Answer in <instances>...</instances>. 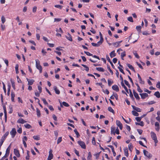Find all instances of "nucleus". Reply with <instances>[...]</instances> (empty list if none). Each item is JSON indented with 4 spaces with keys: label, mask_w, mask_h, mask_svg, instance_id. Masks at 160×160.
I'll return each instance as SVG.
<instances>
[{
    "label": "nucleus",
    "mask_w": 160,
    "mask_h": 160,
    "mask_svg": "<svg viewBox=\"0 0 160 160\" xmlns=\"http://www.w3.org/2000/svg\"><path fill=\"white\" fill-rule=\"evenodd\" d=\"M151 137L152 139L154 140L155 143L158 142V140L155 133L153 132H151Z\"/></svg>",
    "instance_id": "1"
},
{
    "label": "nucleus",
    "mask_w": 160,
    "mask_h": 160,
    "mask_svg": "<svg viewBox=\"0 0 160 160\" xmlns=\"http://www.w3.org/2000/svg\"><path fill=\"white\" fill-rule=\"evenodd\" d=\"M35 61L36 68L39 70L40 72L41 73L42 72V68L39 64V61L38 60H36Z\"/></svg>",
    "instance_id": "2"
},
{
    "label": "nucleus",
    "mask_w": 160,
    "mask_h": 160,
    "mask_svg": "<svg viewBox=\"0 0 160 160\" xmlns=\"http://www.w3.org/2000/svg\"><path fill=\"white\" fill-rule=\"evenodd\" d=\"M143 152L144 155L149 158H151L152 156V155L151 153H149L148 151L145 150H143Z\"/></svg>",
    "instance_id": "3"
},
{
    "label": "nucleus",
    "mask_w": 160,
    "mask_h": 160,
    "mask_svg": "<svg viewBox=\"0 0 160 160\" xmlns=\"http://www.w3.org/2000/svg\"><path fill=\"white\" fill-rule=\"evenodd\" d=\"M10 134L12 136V138H13L15 137L16 133V131L15 128H13L12 130L10 132Z\"/></svg>",
    "instance_id": "4"
},
{
    "label": "nucleus",
    "mask_w": 160,
    "mask_h": 160,
    "mask_svg": "<svg viewBox=\"0 0 160 160\" xmlns=\"http://www.w3.org/2000/svg\"><path fill=\"white\" fill-rule=\"evenodd\" d=\"M78 143L80 145V146L82 148L85 149L86 148V145L85 144V143L81 141H78Z\"/></svg>",
    "instance_id": "5"
},
{
    "label": "nucleus",
    "mask_w": 160,
    "mask_h": 160,
    "mask_svg": "<svg viewBox=\"0 0 160 160\" xmlns=\"http://www.w3.org/2000/svg\"><path fill=\"white\" fill-rule=\"evenodd\" d=\"M52 150L50 149L49 151V154L48 158V160H51L53 157V155L52 153Z\"/></svg>",
    "instance_id": "6"
},
{
    "label": "nucleus",
    "mask_w": 160,
    "mask_h": 160,
    "mask_svg": "<svg viewBox=\"0 0 160 160\" xmlns=\"http://www.w3.org/2000/svg\"><path fill=\"white\" fill-rule=\"evenodd\" d=\"M59 102L60 104V106L61 107H63V105L66 107H68L69 106V105L65 102H63L62 103L59 100Z\"/></svg>",
    "instance_id": "7"
},
{
    "label": "nucleus",
    "mask_w": 160,
    "mask_h": 160,
    "mask_svg": "<svg viewBox=\"0 0 160 160\" xmlns=\"http://www.w3.org/2000/svg\"><path fill=\"white\" fill-rule=\"evenodd\" d=\"M116 123L117 125L119 127L120 129L121 130H122V124L120 121L119 120H117L116 121Z\"/></svg>",
    "instance_id": "8"
},
{
    "label": "nucleus",
    "mask_w": 160,
    "mask_h": 160,
    "mask_svg": "<svg viewBox=\"0 0 160 160\" xmlns=\"http://www.w3.org/2000/svg\"><path fill=\"white\" fill-rule=\"evenodd\" d=\"M27 80L28 81V85H32L34 82V80L32 79H29L27 78Z\"/></svg>",
    "instance_id": "9"
},
{
    "label": "nucleus",
    "mask_w": 160,
    "mask_h": 160,
    "mask_svg": "<svg viewBox=\"0 0 160 160\" xmlns=\"http://www.w3.org/2000/svg\"><path fill=\"white\" fill-rule=\"evenodd\" d=\"M140 95L141 96V98L142 99H144L146 98L148 96V94L146 93H140Z\"/></svg>",
    "instance_id": "10"
},
{
    "label": "nucleus",
    "mask_w": 160,
    "mask_h": 160,
    "mask_svg": "<svg viewBox=\"0 0 160 160\" xmlns=\"http://www.w3.org/2000/svg\"><path fill=\"white\" fill-rule=\"evenodd\" d=\"M133 92L135 97L137 99L139 100L140 99V97L138 94L135 92L134 90H133Z\"/></svg>",
    "instance_id": "11"
},
{
    "label": "nucleus",
    "mask_w": 160,
    "mask_h": 160,
    "mask_svg": "<svg viewBox=\"0 0 160 160\" xmlns=\"http://www.w3.org/2000/svg\"><path fill=\"white\" fill-rule=\"evenodd\" d=\"M14 153L15 154L17 157H19L20 156V154L19 151L16 149H14Z\"/></svg>",
    "instance_id": "12"
},
{
    "label": "nucleus",
    "mask_w": 160,
    "mask_h": 160,
    "mask_svg": "<svg viewBox=\"0 0 160 160\" xmlns=\"http://www.w3.org/2000/svg\"><path fill=\"white\" fill-rule=\"evenodd\" d=\"M132 107L134 110H135L138 112H140L141 111V109L138 108L137 107L133 105H132Z\"/></svg>",
    "instance_id": "13"
},
{
    "label": "nucleus",
    "mask_w": 160,
    "mask_h": 160,
    "mask_svg": "<svg viewBox=\"0 0 160 160\" xmlns=\"http://www.w3.org/2000/svg\"><path fill=\"white\" fill-rule=\"evenodd\" d=\"M156 127L155 129L156 131H158L159 130V124L158 122H156L155 124Z\"/></svg>",
    "instance_id": "14"
},
{
    "label": "nucleus",
    "mask_w": 160,
    "mask_h": 160,
    "mask_svg": "<svg viewBox=\"0 0 160 160\" xmlns=\"http://www.w3.org/2000/svg\"><path fill=\"white\" fill-rule=\"evenodd\" d=\"M112 89L117 92H118L119 91V89L118 87L116 85H114L112 87Z\"/></svg>",
    "instance_id": "15"
},
{
    "label": "nucleus",
    "mask_w": 160,
    "mask_h": 160,
    "mask_svg": "<svg viewBox=\"0 0 160 160\" xmlns=\"http://www.w3.org/2000/svg\"><path fill=\"white\" fill-rule=\"evenodd\" d=\"M18 123L23 124L26 122V121L24 120L22 118H19L17 121Z\"/></svg>",
    "instance_id": "16"
},
{
    "label": "nucleus",
    "mask_w": 160,
    "mask_h": 160,
    "mask_svg": "<svg viewBox=\"0 0 160 160\" xmlns=\"http://www.w3.org/2000/svg\"><path fill=\"white\" fill-rule=\"evenodd\" d=\"M124 154L125 156L128 157V150L127 148H126L124 149Z\"/></svg>",
    "instance_id": "17"
},
{
    "label": "nucleus",
    "mask_w": 160,
    "mask_h": 160,
    "mask_svg": "<svg viewBox=\"0 0 160 160\" xmlns=\"http://www.w3.org/2000/svg\"><path fill=\"white\" fill-rule=\"evenodd\" d=\"M66 38L69 41H72V36L69 33H68V36H66Z\"/></svg>",
    "instance_id": "18"
},
{
    "label": "nucleus",
    "mask_w": 160,
    "mask_h": 160,
    "mask_svg": "<svg viewBox=\"0 0 160 160\" xmlns=\"http://www.w3.org/2000/svg\"><path fill=\"white\" fill-rule=\"evenodd\" d=\"M138 78L139 80V82L141 84H144V81L142 80L141 77H140V75L138 74Z\"/></svg>",
    "instance_id": "19"
},
{
    "label": "nucleus",
    "mask_w": 160,
    "mask_h": 160,
    "mask_svg": "<svg viewBox=\"0 0 160 160\" xmlns=\"http://www.w3.org/2000/svg\"><path fill=\"white\" fill-rule=\"evenodd\" d=\"M121 84L122 87H123L124 88V89H125V91L127 92V93H128L129 92H128V89L127 87L125 85L124 83L122 82H121Z\"/></svg>",
    "instance_id": "20"
},
{
    "label": "nucleus",
    "mask_w": 160,
    "mask_h": 160,
    "mask_svg": "<svg viewBox=\"0 0 160 160\" xmlns=\"http://www.w3.org/2000/svg\"><path fill=\"white\" fill-rule=\"evenodd\" d=\"M127 66L130 69L133 71L134 72H135V71L132 65L129 64H127Z\"/></svg>",
    "instance_id": "21"
},
{
    "label": "nucleus",
    "mask_w": 160,
    "mask_h": 160,
    "mask_svg": "<svg viewBox=\"0 0 160 160\" xmlns=\"http://www.w3.org/2000/svg\"><path fill=\"white\" fill-rule=\"evenodd\" d=\"M115 127H112L111 128V134H113L114 135H115Z\"/></svg>",
    "instance_id": "22"
},
{
    "label": "nucleus",
    "mask_w": 160,
    "mask_h": 160,
    "mask_svg": "<svg viewBox=\"0 0 160 160\" xmlns=\"http://www.w3.org/2000/svg\"><path fill=\"white\" fill-rule=\"evenodd\" d=\"M53 89L55 91V93L58 94H59L60 92L59 90L57 89L56 86H54L53 87Z\"/></svg>",
    "instance_id": "23"
},
{
    "label": "nucleus",
    "mask_w": 160,
    "mask_h": 160,
    "mask_svg": "<svg viewBox=\"0 0 160 160\" xmlns=\"http://www.w3.org/2000/svg\"><path fill=\"white\" fill-rule=\"evenodd\" d=\"M11 100L12 101V102H14V97H15V95L14 93V92H12L11 93Z\"/></svg>",
    "instance_id": "24"
},
{
    "label": "nucleus",
    "mask_w": 160,
    "mask_h": 160,
    "mask_svg": "<svg viewBox=\"0 0 160 160\" xmlns=\"http://www.w3.org/2000/svg\"><path fill=\"white\" fill-rule=\"evenodd\" d=\"M110 57L112 58L114 57L115 56L116 54L115 53V51L113 50L110 53Z\"/></svg>",
    "instance_id": "25"
},
{
    "label": "nucleus",
    "mask_w": 160,
    "mask_h": 160,
    "mask_svg": "<svg viewBox=\"0 0 160 160\" xmlns=\"http://www.w3.org/2000/svg\"><path fill=\"white\" fill-rule=\"evenodd\" d=\"M96 69L98 71L100 72H103L105 71L104 69L103 68L101 67L96 68Z\"/></svg>",
    "instance_id": "26"
},
{
    "label": "nucleus",
    "mask_w": 160,
    "mask_h": 160,
    "mask_svg": "<svg viewBox=\"0 0 160 160\" xmlns=\"http://www.w3.org/2000/svg\"><path fill=\"white\" fill-rule=\"evenodd\" d=\"M37 114L38 117H39L41 116L40 111L38 108H36Z\"/></svg>",
    "instance_id": "27"
},
{
    "label": "nucleus",
    "mask_w": 160,
    "mask_h": 160,
    "mask_svg": "<svg viewBox=\"0 0 160 160\" xmlns=\"http://www.w3.org/2000/svg\"><path fill=\"white\" fill-rule=\"evenodd\" d=\"M154 95L158 98H160V93L158 91L155 92Z\"/></svg>",
    "instance_id": "28"
},
{
    "label": "nucleus",
    "mask_w": 160,
    "mask_h": 160,
    "mask_svg": "<svg viewBox=\"0 0 160 160\" xmlns=\"http://www.w3.org/2000/svg\"><path fill=\"white\" fill-rule=\"evenodd\" d=\"M11 82L12 84V86L14 90L15 89V82L12 79H11Z\"/></svg>",
    "instance_id": "29"
},
{
    "label": "nucleus",
    "mask_w": 160,
    "mask_h": 160,
    "mask_svg": "<svg viewBox=\"0 0 160 160\" xmlns=\"http://www.w3.org/2000/svg\"><path fill=\"white\" fill-rule=\"evenodd\" d=\"M8 134H9V132H5V133L4 134L3 136L1 138L4 139V140H5V139L6 138L8 135Z\"/></svg>",
    "instance_id": "30"
},
{
    "label": "nucleus",
    "mask_w": 160,
    "mask_h": 160,
    "mask_svg": "<svg viewBox=\"0 0 160 160\" xmlns=\"http://www.w3.org/2000/svg\"><path fill=\"white\" fill-rule=\"evenodd\" d=\"M91 44L94 47H99L100 45H101L99 43H98V42L97 43L92 42Z\"/></svg>",
    "instance_id": "31"
},
{
    "label": "nucleus",
    "mask_w": 160,
    "mask_h": 160,
    "mask_svg": "<svg viewBox=\"0 0 160 160\" xmlns=\"http://www.w3.org/2000/svg\"><path fill=\"white\" fill-rule=\"evenodd\" d=\"M132 113L133 115L136 116H138L139 115V114L134 111H132Z\"/></svg>",
    "instance_id": "32"
},
{
    "label": "nucleus",
    "mask_w": 160,
    "mask_h": 160,
    "mask_svg": "<svg viewBox=\"0 0 160 160\" xmlns=\"http://www.w3.org/2000/svg\"><path fill=\"white\" fill-rule=\"evenodd\" d=\"M34 99L36 101H38V104L39 105L40 107H41L42 108V105L39 103V99L37 98H36L35 97H34Z\"/></svg>",
    "instance_id": "33"
},
{
    "label": "nucleus",
    "mask_w": 160,
    "mask_h": 160,
    "mask_svg": "<svg viewBox=\"0 0 160 160\" xmlns=\"http://www.w3.org/2000/svg\"><path fill=\"white\" fill-rule=\"evenodd\" d=\"M108 110L109 112H112L113 114L114 113V110L112 109V108L111 107H108Z\"/></svg>",
    "instance_id": "34"
},
{
    "label": "nucleus",
    "mask_w": 160,
    "mask_h": 160,
    "mask_svg": "<svg viewBox=\"0 0 160 160\" xmlns=\"http://www.w3.org/2000/svg\"><path fill=\"white\" fill-rule=\"evenodd\" d=\"M24 127L27 128H31L32 127L28 123H26V124H25L24 125Z\"/></svg>",
    "instance_id": "35"
},
{
    "label": "nucleus",
    "mask_w": 160,
    "mask_h": 160,
    "mask_svg": "<svg viewBox=\"0 0 160 160\" xmlns=\"http://www.w3.org/2000/svg\"><path fill=\"white\" fill-rule=\"evenodd\" d=\"M128 149L130 151H132L133 148L132 144L131 143H130L128 145Z\"/></svg>",
    "instance_id": "36"
},
{
    "label": "nucleus",
    "mask_w": 160,
    "mask_h": 160,
    "mask_svg": "<svg viewBox=\"0 0 160 160\" xmlns=\"http://www.w3.org/2000/svg\"><path fill=\"white\" fill-rule=\"evenodd\" d=\"M43 101V103L44 104L47 106H48V103L46 101V99L44 98H42L41 99Z\"/></svg>",
    "instance_id": "37"
},
{
    "label": "nucleus",
    "mask_w": 160,
    "mask_h": 160,
    "mask_svg": "<svg viewBox=\"0 0 160 160\" xmlns=\"http://www.w3.org/2000/svg\"><path fill=\"white\" fill-rule=\"evenodd\" d=\"M15 70H16V73L17 74H18L19 72V71H18V64H17L16 65Z\"/></svg>",
    "instance_id": "38"
},
{
    "label": "nucleus",
    "mask_w": 160,
    "mask_h": 160,
    "mask_svg": "<svg viewBox=\"0 0 160 160\" xmlns=\"http://www.w3.org/2000/svg\"><path fill=\"white\" fill-rule=\"evenodd\" d=\"M142 27L141 26H137L136 27V29L139 32H140L141 31V29Z\"/></svg>",
    "instance_id": "39"
},
{
    "label": "nucleus",
    "mask_w": 160,
    "mask_h": 160,
    "mask_svg": "<svg viewBox=\"0 0 160 160\" xmlns=\"http://www.w3.org/2000/svg\"><path fill=\"white\" fill-rule=\"evenodd\" d=\"M92 157V155L91 154V152H89L88 153V156L87 158L88 160H91V158Z\"/></svg>",
    "instance_id": "40"
},
{
    "label": "nucleus",
    "mask_w": 160,
    "mask_h": 160,
    "mask_svg": "<svg viewBox=\"0 0 160 160\" xmlns=\"http://www.w3.org/2000/svg\"><path fill=\"white\" fill-rule=\"evenodd\" d=\"M125 56H126V53H125V51H124L121 53V57L122 59V60H123V57Z\"/></svg>",
    "instance_id": "41"
},
{
    "label": "nucleus",
    "mask_w": 160,
    "mask_h": 160,
    "mask_svg": "<svg viewBox=\"0 0 160 160\" xmlns=\"http://www.w3.org/2000/svg\"><path fill=\"white\" fill-rule=\"evenodd\" d=\"M16 20H17V21L18 22H19L18 23V25H21L22 24V22H21L20 21L19 18L18 16L16 18Z\"/></svg>",
    "instance_id": "42"
},
{
    "label": "nucleus",
    "mask_w": 160,
    "mask_h": 160,
    "mask_svg": "<svg viewBox=\"0 0 160 160\" xmlns=\"http://www.w3.org/2000/svg\"><path fill=\"white\" fill-rule=\"evenodd\" d=\"M74 132L77 135V138H78L80 136V135L79 134V133L78 132L77 130L76 129H75L74 130Z\"/></svg>",
    "instance_id": "43"
},
{
    "label": "nucleus",
    "mask_w": 160,
    "mask_h": 160,
    "mask_svg": "<svg viewBox=\"0 0 160 160\" xmlns=\"http://www.w3.org/2000/svg\"><path fill=\"white\" fill-rule=\"evenodd\" d=\"M84 68H85V70L87 71L88 72L89 70V68L86 65H84V64H82L81 65Z\"/></svg>",
    "instance_id": "44"
},
{
    "label": "nucleus",
    "mask_w": 160,
    "mask_h": 160,
    "mask_svg": "<svg viewBox=\"0 0 160 160\" xmlns=\"http://www.w3.org/2000/svg\"><path fill=\"white\" fill-rule=\"evenodd\" d=\"M8 92H7V94L8 96L10 94V88H11V86L10 85H8Z\"/></svg>",
    "instance_id": "45"
},
{
    "label": "nucleus",
    "mask_w": 160,
    "mask_h": 160,
    "mask_svg": "<svg viewBox=\"0 0 160 160\" xmlns=\"http://www.w3.org/2000/svg\"><path fill=\"white\" fill-rule=\"evenodd\" d=\"M100 40L98 42V43H99L101 45L103 41V37H100Z\"/></svg>",
    "instance_id": "46"
},
{
    "label": "nucleus",
    "mask_w": 160,
    "mask_h": 160,
    "mask_svg": "<svg viewBox=\"0 0 160 160\" xmlns=\"http://www.w3.org/2000/svg\"><path fill=\"white\" fill-rule=\"evenodd\" d=\"M128 20L131 22H133L132 18V17H129L128 18Z\"/></svg>",
    "instance_id": "47"
},
{
    "label": "nucleus",
    "mask_w": 160,
    "mask_h": 160,
    "mask_svg": "<svg viewBox=\"0 0 160 160\" xmlns=\"http://www.w3.org/2000/svg\"><path fill=\"white\" fill-rule=\"evenodd\" d=\"M113 83V82L112 81H111L110 79H108V85L109 86H110L111 84Z\"/></svg>",
    "instance_id": "48"
},
{
    "label": "nucleus",
    "mask_w": 160,
    "mask_h": 160,
    "mask_svg": "<svg viewBox=\"0 0 160 160\" xmlns=\"http://www.w3.org/2000/svg\"><path fill=\"white\" fill-rule=\"evenodd\" d=\"M33 138L34 139L37 140H38L40 139V138L38 136H34Z\"/></svg>",
    "instance_id": "49"
},
{
    "label": "nucleus",
    "mask_w": 160,
    "mask_h": 160,
    "mask_svg": "<svg viewBox=\"0 0 160 160\" xmlns=\"http://www.w3.org/2000/svg\"><path fill=\"white\" fill-rule=\"evenodd\" d=\"M133 53L137 58H139V56L138 55L136 51H134Z\"/></svg>",
    "instance_id": "50"
},
{
    "label": "nucleus",
    "mask_w": 160,
    "mask_h": 160,
    "mask_svg": "<svg viewBox=\"0 0 160 160\" xmlns=\"http://www.w3.org/2000/svg\"><path fill=\"white\" fill-rule=\"evenodd\" d=\"M129 92H130L129 96H130V97L131 98H133V94H132V92L131 90L130 89H129Z\"/></svg>",
    "instance_id": "51"
},
{
    "label": "nucleus",
    "mask_w": 160,
    "mask_h": 160,
    "mask_svg": "<svg viewBox=\"0 0 160 160\" xmlns=\"http://www.w3.org/2000/svg\"><path fill=\"white\" fill-rule=\"evenodd\" d=\"M5 19L3 16H2L1 17V21L2 22V23H4L5 21Z\"/></svg>",
    "instance_id": "52"
},
{
    "label": "nucleus",
    "mask_w": 160,
    "mask_h": 160,
    "mask_svg": "<svg viewBox=\"0 0 160 160\" xmlns=\"http://www.w3.org/2000/svg\"><path fill=\"white\" fill-rule=\"evenodd\" d=\"M62 141V137H59L58 138L57 140V144H58L60 143Z\"/></svg>",
    "instance_id": "53"
},
{
    "label": "nucleus",
    "mask_w": 160,
    "mask_h": 160,
    "mask_svg": "<svg viewBox=\"0 0 160 160\" xmlns=\"http://www.w3.org/2000/svg\"><path fill=\"white\" fill-rule=\"evenodd\" d=\"M2 84H3V89L5 93L6 94V89L5 84L3 82H2Z\"/></svg>",
    "instance_id": "54"
},
{
    "label": "nucleus",
    "mask_w": 160,
    "mask_h": 160,
    "mask_svg": "<svg viewBox=\"0 0 160 160\" xmlns=\"http://www.w3.org/2000/svg\"><path fill=\"white\" fill-rule=\"evenodd\" d=\"M54 7L55 8H59L60 9H61L62 8V6L60 5H56L54 6Z\"/></svg>",
    "instance_id": "55"
},
{
    "label": "nucleus",
    "mask_w": 160,
    "mask_h": 160,
    "mask_svg": "<svg viewBox=\"0 0 160 160\" xmlns=\"http://www.w3.org/2000/svg\"><path fill=\"white\" fill-rule=\"evenodd\" d=\"M11 144L10 145L6 150V152H7V153H9L10 150L11 148Z\"/></svg>",
    "instance_id": "56"
},
{
    "label": "nucleus",
    "mask_w": 160,
    "mask_h": 160,
    "mask_svg": "<svg viewBox=\"0 0 160 160\" xmlns=\"http://www.w3.org/2000/svg\"><path fill=\"white\" fill-rule=\"evenodd\" d=\"M61 19L60 18H55L54 19V22H59L61 21Z\"/></svg>",
    "instance_id": "57"
},
{
    "label": "nucleus",
    "mask_w": 160,
    "mask_h": 160,
    "mask_svg": "<svg viewBox=\"0 0 160 160\" xmlns=\"http://www.w3.org/2000/svg\"><path fill=\"white\" fill-rule=\"evenodd\" d=\"M92 144L94 145H95L96 144V142H95V138L94 137H93L92 139Z\"/></svg>",
    "instance_id": "58"
},
{
    "label": "nucleus",
    "mask_w": 160,
    "mask_h": 160,
    "mask_svg": "<svg viewBox=\"0 0 160 160\" xmlns=\"http://www.w3.org/2000/svg\"><path fill=\"white\" fill-rule=\"evenodd\" d=\"M56 31L57 32H61V33H63V32L61 28H59V29H57Z\"/></svg>",
    "instance_id": "59"
},
{
    "label": "nucleus",
    "mask_w": 160,
    "mask_h": 160,
    "mask_svg": "<svg viewBox=\"0 0 160 160\" xmlns=\"http://www.w3.org/2000/svg\"><path fill=\"white\" fill-rule=\"evenodd\" d=\"M84 53L85 54H86L88 56H92V54H91V53H90V52H86V51H84Z\"/></svg>",
    "instance_id": "60"
},
{
    "label": "nucleus",
    "mask_w": 160,
    "mask_h": 160,
    "mask_svg": "<svg viewBox=\"0 0 160 160\" xmlns=\"http://www.w3.org/2000/svg\"><path fill=\"white\" fill-rule=\"evenodd\" d=\"M47 106L48 107V108H49V109L50 110H51V111H53L54 110V109H53V107L52 106H51V105L49 106L48 105V106Z\"/></svg>",
    "instance_id": "61"
},
{
    "label": "nucleus",
    "mask_w": 160,
    "mask_h": 160,
    "mask_svg": "<svg viewBox=\"0 0 160 160\" xmlns=\"http://www.w3.org/2000/svg\"><path fill=\"white\" fill-rule=\"evenodd\" d=\"M4 139L1 138L0 142V147L1 146L4 141Z\"/></svg>",
    "instance_id": "62"
},
{
    "label": "nucleus",
    "mask_w": 160,
    "mask_h": 160,
    "mask_svg": "<svg viewBox=\"0 0 160 160\" xmlns=\"http://www.w3.org/2000/svg\"><path fill=\"white\" fill-rule=\"evenodd\" d=\"M141 118L140 117H137L135 118L136 120L138 122H140Z\"/></svg>",
    "instance_id": "63"
},
{
    "label": "nucleus",
    "mask_w": 160,
    "mask_h": 160,
    "mask_svg": "<svg viewBox=\"0 0 160 160\" xmlns=\"http://www.w3.org/2000/svg\"><path fill=\"white\" fill-rule=\"evenodd\" d=\"M90 31L93 34L96 33V31L92 28H91V29L90 30Z\"/></svg>",
    "instance_id": "64"
}]
</instances>
